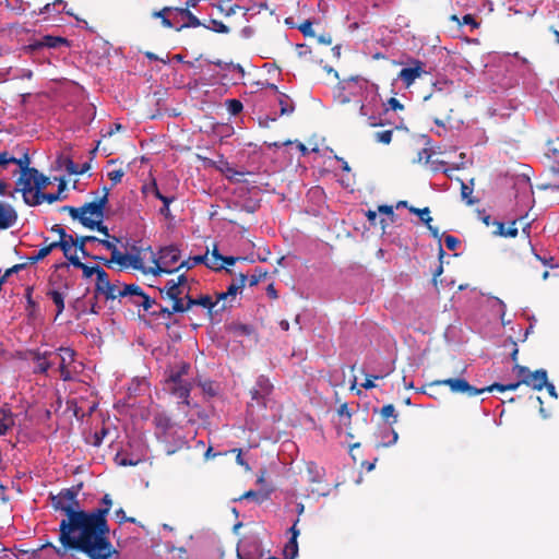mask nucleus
<instances>
[{"instance_id": "1", "label": "nucleus", "mask_w": 559, "mask_h": 559, "mask_svg": "<svg viewBox=\"0 0 559 559\" xmlns=\"http://www.w3.org/2000/svg\"><path fill=\"white\" fill-rule=\"evenodd\" d=\"M79 490L72 487L51 496L53 509L67 515L59 525L62 548H55L56 552L62 556L67 549H78L90 559H109L116 550L107 537V510L82 511L78 500Z\"/></svg>"}, {"instance_id": "2", "label": "nucleus", "mask_w": 559, "mask_h": 559, "mask_svg": "<svg viewBox=\"0 0 559 559\" xmlns=\"http://www.w3.org/2000/svg\"><path fill=\"white\" fill-rule=\"evenodd\" d=\"M146 255L150 258V275L159 276L162 274H173L181 270V252L175 245L165 246L157 252L153 251L151 248H146Z\"/></svg>"}, {"instance_id": "3", "label": "nucleus", "mask_w": 559, "mask_h": 559, "mask_svg": "<svg viewBox=\"0 0 559 559\" xmlns=\"http://www.w3.org/2000/svg\"><path fill=\"white\" fill-rule=\"evenodd\" d=\"M106 201L107 193H105L97 202L86 203L81 207L64 206L63 210L68 211L74 219H79L85 227L90 229L96 228L108 237L107 227L102 225L104 217L103 210Z\"/></svg>"}, {"instance_id": "4", "label": "nucleus", "mask_w": 559, "mask_h": 559, "mask_svg": "<svg viewBox=\"0 0 559 559\" xmlns=\"http://www.w3.org/2000/svg\"><path fill=\"white\" fill-rule=\"evenodd\" d=\"M191 281L187 275L181 274L177 280H169L162 294L171 301L173 312H183L192 307V297L190 296Z\"/></svg>"}, {"instance_id": "5", "label": "nucleus", "mask_w": 559, "mask_h": 559, "mask_svg": "<svg viewBox=\"0 0 559 559\" xmlns=\"http://www.w3.org/2000/svg\"><path fill=\"white\" fill-rule=\"evenodd\" d=\"M365 87V97L360 100L359 115L366 118L370 127L382 126V102L378 94V86L371 82H360Z\"/></svg>"}, {"instance_id": "6", "label": "nucleus", "mask_w": 559, "mask_h": 559, "mask_svg": "<svg viewBox=\"0 0 559 559\" xmlns=\"http://www.w3.org/2000/svg\"><path fill=\"white\" fill-rule=\"evenodd\" d=\"M49 183V178L35 168L21 173L16 180V190L22 192L27 205L35 206L38 205L37 191L45 189Z\"/></svg>"}, {"instance_id": "7", "label": "nucleus", "mask_w": 559, "mask_h": 559, "mask_svg": "<svg viewBox=\"0 0 559 559\" xmlns=\"http://www.w3.org/2000/svg\"><path fill=\"white\" fill-rule=\"evenodd\" d=\"M190 365L181 364L170 371L167 380L168 390L182 403L189 404L188 397L192 388L191 378L189 377Z\"/></svg>"}, {"instance_id": "8", "label": "nucleus", "mask_w": 559, "mask_h": 559, "mask_svg": "<svg viewBox=\"0 0 559 559\" xmlns=\"http://www.w3.org/2000/svg\"><path fill=\"white\" fill-rule=\"evenodd\" d=\"M148 255L146 249L139 253H123L120 250L114 251V260L111 262L118 264L123 269L139 270L145 275H150Z\"/></svg>"}, {"instance_id": "9", "label": "nucleus", "mask_w": 559, "mask_h": 559, "mask_svg": "<svg viewBox=\"0 0 559 559\" xmlns=\"http://www.w3.org/2000/svg\"><path fill=\"white\" fill-rule=\"evenodd\" d=\"M545 155L548 159L552 160L550 170L554 173L555 179L551 182L537 185V189L544 191L551 190L558 193L556 199L559 201V141L548 142Z\"/></svg>"}, {"instance_id": "10", "label": "nucleus", "mask_w": 559, "mask_h": 559, "mask_svg": "<svg viewBox=\"0 0 559 559\" xmlns=\"http://www.w3.org/2000/svg\"><path fill=\"white\" fill-rule=\"evenodd\" d=\"M56 356L60 359L59 370L61 378L64 381L71 380L73 373L78 372V366L74 361V350L68 347H61Z\"/></svg>"}, {"instance_id": "11", "label": "nucleus", "mask_w": 559, "mask_h": 559, "mask_svg": "<svg viewBox=\"0 0 559 559\" xmlns=\"http://www.w3.org/2000/svg\"><path fill=\"white\" fill-rule=\"evenodd\" d=\"M435 384L449 386L451 392L463 393L467 394L468 396H475L486 392L485 388L476 389L472 386L466 380L461 378H448L443 380H438L435 382Z\"/></svg>"}, {"instance_id": "12", "label": "nucleus", "mask_w": 559, "mask_h": 559, "mask_svg": "<svg viewBox=\"0 0 559 559\" xmlns=\"http://www.w3.org/2000/svg\"><path fill=\"white\" fill-rule=\"evenodd\" d=\"M426 73L425 66L421 61L413 59L408 67L403 68L399 73V79L406 87H409L418 78Z\"/></svg>"}, {"instance_id": "13", "label": "nucleus", "mask_w": 559, "mask_h": 559, "mask_svg": "<svg viewBox=\"0 0 559 559\" xmlns=\"http://www.w3.org/2000/svg\"><path fill=\"white\" fill-rule=\"evenodd\" d=\"M246 280L247 276L241 274L239 281L231 283L226 292L217 294L218 301H221V307L218 309H225L228 302L235 299L237 294H239L242 290Z\"/></svg>"}, {"instance_id": "14", "label": "nucleus", "mask_w": 559, "mask_h": 559, "mask_svg": "<svg viewBox=\"0 0 559 559\" xmlns=\"http://www.w3.org/2000/svg\"><path fill=\"white\" fill-rule=\"evenodd\" d=\"M17 213L14 207L0 201V230L11 228L16 224Z\"/></svg>"}, {"instance_id": "15", "label": "nucleus", "mask_w": 559, "mask_h": 559, "mask_svg": "<svg viewBox=\"0 0 559 559\" xmlns=\"http://www.w3.org/2000/svg\"><path fill=\"white\" fill-rule=\"evenodd\" d=\"M164 443L169 444L166 448V452L168 454H173L178 448L182 447L185 443V437L181 432V428L177 424L174 429L168 432L167 439H160Z\"/></svg>"}, {"instance_id": "16", "label": "nucleus", "mask_w": 559, "mask_h": 559, "mask_svg": "<svg viewBox=\"0 0 559 559\" xmlns=\"http://www.w3.org/2000/svg\"><path fill=\"white\" fill-rule=\"evenodd\" d=\"M272 390V384L270 380L264 377L260 376L257 379L255 385L251 390V397L253 401H257V403H262L265 395H267Z\"/></svg>"}, {"instance_id": "17", "label": "nucleus", "mask_w": 559, "mask_h": 559, "mask_svg": "<svg viewBox=\"0 0 559 559\" xmlns=\"http://www.w3.org/2000/svg\"><path fill=\"white\" fill-rule=\"evenodd\" d=\"M59 233L60 239L53 243H57V247L62 249L66 257H70V253L76 252V248L81 246V242L79 243V238L66 234L63 229H60Z\"/></svg>"}, {"instance_id": "18", "label": "nucleus", "mask_w": 559, "mask_h": 559, "mask_svg": "<svg viewBox=\"0 0 559 559\" xmlns=\"http://www.w3.org/2000/svg\"><path fill=\"white\" fill-rule=\"evenodd\" d=\"M547 371L544 369L536 370L527 374L524 380H521L523 384L531 386L534 390L540 391L545 384H547Z\"/></svg>"}, {"instance_id": "19", "label": "nucleus", "mask_w": 559, "mask_h": 559, "mask_svg": "<svg viewBox=\"0 0 559 559\" xmlns=\"http://www.w3.org/2000/svg\"><path fill=\"white\" fill-rule=\"evenodd\" d=\"M156 421V429H157V437L159 439H167L168 432L175 428L177 425L175 421H173L168 416L166 415H158L155 418Z\"/></svg>"}, {"instance_id": "20", "label": "nucleus", "mask_w": 559, "mask_h": 559, "mask_svg": "<svg viewBox=\"0 0 559 559\" xmlns=\"http://www.w3.org/2000/svg\"><path fill=\"white\" fill-rule=\"evenodd\" d=\"M204 255V264L214 271H219L224 269V260L223 255L219 254L217 248L215 247L211 252L207 250Z\"/></svg>"}, {"instance_id": "21", "label": "nucleus", "mask_w": 559, "mask_h": 559, "mask_svg": "<svg viewBox=\"0 0 559 559\" xmlns=\"http://www.w3.org/2000/svg\"><path fill=\"white\" fill-rule=\"evenodd\" d=\"M360 82H369L362 78H355L346 82L344 88L348 91V93L353 96L359 97V102L365 97V87L360 84Z\"/></svg>"}, {"instance_id": "22", "label": "nucleus", "mask_w": 559, "mask_h": 559, "mask_svg": "<svg viewBox=\"0 0 559 559\" xmlns=\"http://www.w3.org/2000/svg\"><path fill=\"white\" fill-rule=\"evenodd\" d=\"M15 420L10 409L0 408V436H4L14 427Z\"/></svg>"}, {"instance_id": "23", "label": "nucleus", "mask_w": 559, "mask_h": 559, "mask_svg": "<svg viewBox=\"0 0 559 559\" xmlns=\"http://www.w3.org/2000/svg\"><path fill=\"white\" fill-rule=\"evenodd\" d=\"M239 559H262L263 554L257 544L253 545V550H250L246 543L239 545L237 549Z\"/></svg>"}, {"instance_id": "24", "label": "nucleus", "mask_w": 559, "mask_h": 559, "mask_svg": "<svg viewBox=\"0 0 559 559\" xmlns=\"http://www.w3.org/2000/svg\"><path fill=\"white\" fill-rule=\"evenodd\" d=\"M381 440L376 444L377 448L393 445L399 440V435L394 429L385 428L380 433Z\"/></svg>"}, {"instance_id": "25", "label": "nucleus", "mask_w": 559, "mask_h": 559, "mask_svg": "<svg viewBox=\"0 0 559 559\" xmlns=\"http://www.w3.org/2000/svg\"><path fill=\"white\" fill-rule=\"evenodd\" d=\"M192 306L193 305H199L203 308H206L209 309L210 311H219L221 309H218L221 307V301H218V297L216 296V299L213 300L212 297L210 296H201L200 298L198 299H193L192 298Z\"/></svg>"}, {"instance_id": "26", "label": "nucleus", "mask_w": 559, "mask_h": 559, "mask_svg": "<svg viewBox=\"0 0 559 559\" xmlns=\"http://www.w3.org/2000/svg\"><path fill=\"white\" fill-rule=\"evenodd\" d=\"M86 241H99V243L102 246H104L107 250H109L111 252L110 261L114 260V251H119V249L117 248V246H116V243L114 241H110V240H107V239L99 240V239H97L96 237H93V236H86V237H82L81 238L80 249L82 251L84 250V245H85Z\"/></svg>"}, {"instance_id": "27", "label": "nucleus", "mask_w": 559, "mask_h": 559, "mask_svg": "<svg viewBox=\"0 0 559 559\" xmlns=\"http://www.w3.org/2000/svg\"><path fill=\"white\" fill-rule=\"evenodd\" d=\"M51 355H53V354L51 352H47V350L43 352V353H37L35 355L36 370H38L40 372H46L51 365V362L49 360V357Z\"/></svg>"}, {"instance_id": "28", "label": "nucleus", "mask_w": 559, "mask_h": 559, "mask_svg": "<svg viewBox=\"0 0 559 559\" xmlns=\"http://www.w3.org/2000/svg\"><path fill=\"white\" fill-rule=\"evenodd\" d=\"M95 280L97 292L105 295L112 283L109 281L108 274L105 272L104 269H102L100 272H98Z\"/></svg>"}, {"instance_id": "29", "label": "nucleus", "mask_w": 559, "mask_h": 559, "mask_svg": "<svg viewBox=\"0 0 559 559\" xmlns=\"http://www.w3.org/2000/svg\"><path fill=\"white\" fill-rule=\"evenodd\" d=\"M159 200L163 203V206L159 209V214L166 218L171 217L169 206L176 200V195L174 193H169V192L165 191V194Z\"/></svg>"}, {"instance_id": "30", "label": "nucleus", "mask_w": 559, "mask_h": 559, "mask_svg": "<svg viewBox=\"0 0 559 559\" xmlns=\"http://www.w3.org/2000/svg\"><path fill=\"white\" fill-rule=\"evenodd\" d=\"M142 193L145 195V197H154L156 199H160L165 192H163L155 180H152L151 182L148 183H145L143 187H142Z\"/></svg>"}, {"instance_id": "31", "label": "nucleus", "mask_w": 559, "mask_h": 559, "mask_svg": "<svg viewBox=\"0 0 559 559\" xmlns=\"http://www.w3.org/2000/svg\"><path fill=\"white\" fill-rule=\"evenodd\" d=\"M515 225L516 221L511 222L508 226L503 223H498L497 235L502 237H515L518 235V228Z\"/></svg>"}, {"instance_id": "32", "label": "nucleus", "mask_w": 559, "mask_h": 559, "mask_svg": "<svg viewBox=\"0 0 559 559\" xmlns=\"http://www.w3.org/2000/svg\"><path fill=\"white\" fill-rule=\"evenodd\" d=\"M523 382L518 381V382H514V383H509V384H499V383H493L492 385H489V386H486L485 390L486 392H492L495 390L497 391H500V392H503V391H514L516 390Z\"/></svg>"}, {"instance_id": "33", "label": "nucleus", "mask_w": 559, "mask_h": 559, "mask_svg": "<svg viewBox=\"0 0 559 559\" xmlns=\"http://www.w3.org/2000/svg\"><path fill=\"white\" fill-rule=\"evenodd\" d=\"M204 263V255L189 257L180 262L181 269H193L194 266Z\"/></svg>"}, {"instance_id": "34", "label": "nucleus", "mask_w": 559, "mask_h": 559, "mask_svg": "<svg viewBox=\"0 0 559 559\" xmlns=\"http://www.w3.org/2000/svg\"><path fill=\"white\" fill-rule=\"evenodd\" d=\"M134 305L148 310L152 307V300L143 292L139 293L134 298L130 299Z\"/></svg>"}, {"instance_id": "35", "label": "nucleus", "mask_w": 559, "mask_h": 559, "mask_svg": "<svg viewBox=\"0 0 559 559\" xmlns=\"http://www.w3.org/2000/svg\"><path fill=\"white\" fill-rule=\"evenodd\" d=\"M122 287H124L123 284H120L119 282L112 283L109 287V289L106 292L105 296L108 299H116L123 296Z\"/></svg>"}, {"instance_id": "36", "label": "nucleus", "mask_w": 559, "mask_h": 559, "mask_svg": "<svg viewBox=\"0 0 559 559\" xmlns=\"http://www.w3.org/2000/svg\"><path fill=\"white\" fill-rule=\"evenodd\" d=\"M49 296L57 307V316H59L64 309V297L60 292L52 290Z\"/></svg>"}, {"instance_id": "37", "label": "nucleus", "mask_w": 559, "mask_h": 559, "mask_svg": "<svg viewBox=\"0 0 559 559\" xmlns=\"http://www.w3.org/2000/svg\"><path fill=\"white\" fill-rule=\"evenodd\" d=\"M408 210L412 213L418 215L423 223H425V224L431 223L432 217L430 216V210L428 207L417 209L414 206H409Z\"/></svg>"}, {"instance_id": "38", "label": "nucleus", "mask_w": 559, "mask_h": 559, "mask_svg": "<svg viewBox=\"0 0 559 559\" xmlns=\"http://www.w3.org/2000/svg\"><path fill=\"white\" fill-rule=\"evenodd\" d=\"M177 13L179 15H181L182 17H188L189 19V24H183V26L197 27V26L200 25V21L188 9L177 10ZM181 27H182V25L180 27H178L177 29H180Z\"/></svg>"}, {"instance_id": "39", "label": "nucleus", "mask_w": 559, "mask_h": 559, "mask_svg": "<svg viewBox=\"0 0 559 559\" xmlns=\"http://www.w3.org/2000/svg\"><path fill=\"white\" fill-rule=\"evenodd\" d=\"M37 197H38V205L41 204L44 201L51 204V203L62 199V197H60V193H44V192H41V190L37 191Z\"/></svg>"}, {"instance_id": "40", "label": "nucleus", "mask_w": 559, "mask_h": 559, "mask_svg": "<svg viewBox=\"0 0 559 559\" xmlns=\"http://www.w3.org/2000/svg\"><path fill=\"white\" fill-rule=\"evenodd\" d=\"M307 471L310 476V481L320 483L322 480V471L313 463L308 464Z\"/></svg>"}, {"instance_id": "41", "label": "nucleus", "mask_w": 559, "mask_h": 559, "mask_svg": "<svg viewBox=\"0 0 559 559\" xmlns=\"http://www.w3.org/2000/svg\"><path fill=\"white\" fill-rule=\"evenodd\" d=\"M380 414H381L382 418H384L386 420L392 418L393 423H396L397 415L395 413V407L392 404L384 405L381 408Z\"/></svg>"}, {"instance_id": "42", "label": "nucleus", "mask_w": 559, "mask_h": 559, "mask_svg": "<svg viewBox=\"0 0 559 559\" xmlns=\"http://www.w3.org/2000/svg\"><path fill=\"white\" fill-rule=\"evenodd\" d=\"M121 289L123 292L122 297L129 298V299L134 298L139 293L142 292V289L138 285H134V284L124 285V287H122Z\"/></svg>"}, {"instance_id": "43", "label": "nucleus", "mask_w": 559, "mask_h": 559, "mask_svg": "<svg viewBox=\"0 0 559 559\" xmlns=\"http://www.w3.org/2000/svg\"><path fill=\"white\" fill-rule=\"evenodd\" d=\"M11 163H12V164H16V165L20 167L21 173H22V171L33 170V169H34V168H31V167H29V163H31V160H29V158H28V156H27V155H24L22 158H15V157L13 156V160H10V164H11Z\"/></svg>"}, {"instance_id": "44", "label": "nucleus", "mask_w": 559, "mask_h": 559, "mask_svg": "<svg viewBox=\"0 0 559 559\" xmlns=\"http://www.w3.org/2000/svg\"><path fill=\"white\" fill-rule=\"evenodd\" d=\"M226 106L231 115H238L242 110V104L237 99L226 100Z\"/></svg>"}, {"instance_id": "45", "label": "nucleus", "mask_w": 559, "mask_h": 559, "mask_svg": "<svg viewBox=\"0 0 559 559\" xmlns=\"http://www.w3.org/2000/svg\"><path fill=\"white\" fill-rule=\"evenodd\" d=\"M80 269L82 270L83 276L85 278L96 277L98 272H100V270H102V267H99V266H88L84 263H83V267H80Z\"/></svg>"}, {"instance_id": "46", "label": "nucleus", "mask_w": 559, "mask_h": 559, "mask_svg": "<svg viewBox=\"0 0 559 559\" xmlns=\"http://www.w3.org/2000/svg\"><path fill=\"white\" fill-rule=\"evenodd\" d=\"M207 28H210L216 33H222V34H226L229 31L228 27L224 23L216 21V20H211Z\"/></svg>"}, {"instance_id": "47", "label": "nucleus", "mask_w": 559, "mask_h": 559, "mask_svg": "<svg viewBox=\"0 0 559 559\" xmlns=\"http://www.w3.org/2000/svg\"><path fill=\"white\" fill-rule=\"evenodd\" d=\"M376 140L383 144H389L392 141V131L385 130L376 133Z\"/></svg>"}, {"instance_id": "48", "label": "nucleus", "mask_w": 559, "mask_h": 559, "mask_svg": "<svg viewBox=\"0 0 559 559\" xmlns=\"http://www.w3.org/2000/svg\"><path fill=\"white\" fill-rule=\"evenodd\" d=\"M451 20L456 21L460 25H469L472 28L476 27L474 17L469 14L464 15L462 21L456 15H452Z\"/></svg>"}, {"instance_id": "49", "label": "nucleus", "mask_w": 559, "mask_h": 559, "mask_svg": "<svg viewBox=\"0 0 559 559\" xmlns=\"http://www.w3.org/2000/svg\"><path fill=\"white\" fill-rule=\"evenodd\" d=\"M55 248H57V243H50L49 246H46L44 248H40L37 251V254L35 257L36 260H41L46 258Z\"/></svg>"}, {"instance_id": "50", "label": "nucleus", "mask_w": 559, "mask_h": 559, "mask_svg": "<svg viewBox=\"0 0 559 559\" xmlns=\"http://www.w3.org/2000/svg\"><path fill=\"white\" fill-rule=\"evenodd\" d=\"M108 178L114 182V183H118L121 181L124 173L122 169H114V170H110L108 171Z\"/></svg>"}, {"instance_id": "51", "label": "nucleus", "mask_w": 559, "mask_h": 559, "mask_svg": "<svg viewBox=\"0 0 559 559\" xmlns=\"http://www.w3.org/2000/svg\"><path fill=\"white\" fill-rule=\"evenodd\" d=\"M299 31L305 35V36H313L314 35V32L312 29V23L310 21H305L304 23H301L299 25Z\"/></svg>"}, {"instance_id": "52", "label": "nucleus", "mask_w": 559, "mask_h": 559, "mask_svg": "<svg viewBox=\"0 0 559 559\" xmlns=\"http://www.w3.org/2000/svg\"><path fill=\"white\" fill-rule=\"evenodd\" d=\"M459 243V239L453 236L448 235L444 237V245L449 250H455Z\"/></svg>"}, {"instance_id": "53", "label": "nucleus", "mask_w": 559, "mask_h": 559, "mask_svg": "<svg viewBox=\"0 0 559 559\" xmlns=\"http://www.w3.org/2000/svg\"><path fill=\"white\" fill-rule=\"evenodd\" d=\"M473 189L469 188L466 183L462 182L461 185V194L463 200H465L468 204H473V201L469 200V195L472 194Z\"/></svg>"}, {"instance_id": "54", "label": "nucleus", "mask_w": 559, "mask_h": 559, "mask_svg": "<svg viewBox=\"0 0 559 559\" xmlns=\"http://www.w3.org/2000/svg\"><path fill=\"white\" fill-rule=\"evenodd\" d=\"M514 372L518 374V377L521 378V380H524V378L532 373V371H530L528 368L524 367V366H520V365H515L514 366Z\"/></svg>"}, {"instance_id": "55", "label": "nucleus", "mask_w": 559, "mask_h": 559, "mask_svg": "<svg viewBox=\"0 0 559 559\" xmlns=\"http://www.w3.org/2000/svg\"><path fill=\"white\" fill-rule=\"evenodd\" d=\"M10 160H13V155L7 151L0 152V167H5L10 164Z\"/></svg>"}, {"instance_id": "56", "label": "nucleus", "mask_w": 559, "mask_h": 559, "mask_svg": "<svg viewBox=\"0 0 559 559\" xmlns=\"http://www.w3.org/2000/svg\"><path fill=\"white\" fill-rule=\"evenodd\" d=\"M115 514H116V516L120 520V522H131V523H134V522H135V520H134L133 518H128V516L126 515L124 510H123V509H121V508H120V509H118V510H116Z\"/></svg>"}, {"instance_id": "57", "label": "nucleus", "mask_w": 559, "mask_h": 559, "mask_svg": "<svg viewBox=\"0 0 559 559\" xmlns=\"http://www.w3.org/2000/svg\"><path fill=\"white\" fill-rule=\"evenodd\" d=\"M70 261V263L75 267H83V263L80 261V259L76 255V252L70 253V257H67Z\"/></svg>"}, {"instance_id": "58", "label": "nucleus", "mask_w": 559, "mask_h": 559, "mask_svg": "<svg viewBox=\"0 0 559 559\" xmlns=\"http://www.w3.org/2000/svg\"><path fill=\"white\" fill-rule=\"evenodd\" d=\"M544 388H546V390L551 399L557 400L558 394H557L556 388L552 383L547 381V384H545Z\"/></svg>"}, {"instance_id": "59", "label": "nucleus", "mask_w": 559, "mask_h": 559, "mask_svg": "<svg viewBox=\"0 0 559 559\" xmlns=\"http://www.w3.org/2000/svg\"><path fill=\"white\" fill-rule=\"evenodd\" d=\"M536 401L539 403L540 407H539V414L540 416L544 418V419H547L550 417V414L544 408L543 406V400L540 396H536Z\"/></svg>"}, {"instance_id": "60", "label": "nucleus", "mask_w": 559, "mask_h": 559, "mask_svg": "<svg viewBox=\"0 0 559 559\" xmlns=\"http://www.w3.org/2000/svg\"><path fill=\"white\" fill-rule=\"evenodd\" d=\"M259 498H260V493L257 492V491H253V490H249L247 492H245L240 499H255L259 501Z\"/></svg>"}, {"instance_id": "61", "label": "nucleus", "mask_w": 559, "mask_h": 559, "mask_svg": "<svg viewBox=\"0 0 559 559\" xmlns=\"http://www.w3.org/2000/svg\"><path fill=\"white\" fill-rule=\"evenodd\" d=\"M378 212L389 216H393V209L389 205H380L378 207Z\"/></svg>"}, {"instance_id": "62", "label": "nucleus", "mask_w": 559, "mask_h": 559, "mask_svg": "<svg viewBox=\"0 0 559 559\" xmlns=\"http://www.w3.org/2000/svg\"><path fill=\"white\" fill-rule=\"evenodd\" d=\"M103 503L105 504V508H103L102 510H107V514H108L109 510H110V507L112 504V500H111L109 495H105L103 497Z\"/></svg>"}, {"instance_id": "63", "label": "nucleus", "mask_w": 559, "mask_h": 559, "mask_svg": "<svg viewBox=\"0 0 559 559\" xmlns=\"http://www.w3.org/2000/svg\"><path fill=\"white\" fill-rule=\"evenodd\" d=\"M139 462H140V460H129V459L123 457V459H121V460L119 461V464H120V465H123V466H134V465H136Z\"/></svg>"}, {"instance_id": "64", "label": "nucleus", "mask_w": 559, "mask_h": 559, "mask_svg": "<svg viewBox=\"0 0 559 559\" xmlns=\"http://www.w3.org/2000/svg\"><path fill=\"white\" fill-rule=\"evenodd\" d=\"M297 523H298V520H296L294 525L289 528V532L292 534L290 539H294V540H297V538L299 536V530L297 528Z\"/></svg>"}]
</instances>
